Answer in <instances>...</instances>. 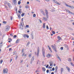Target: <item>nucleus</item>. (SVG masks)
<instances>
[{
  "label": "nucleus",
  "mask_w": 74,
  "mask_h": 74,
  "mask_svg": "<svg viewBox=\"0 0 74 74\" xmlns=\"http://www.w3.org/2000/svg\"><path fill=\"white\" fill-rule=\"evenodd\" d=\"M5 8H6V9H7L8 8H7V5H5Z\"/></svg>",
  "instance_id": "obj_53"
},
{
  "label": "nucleus",
  "mask_w": 74,
  "mask_h": 74,
  "mask_svg": "<svg viewBox=\"0 0 74 74\" xmlns=\"http://www.w3.org/2000/svg\"><path fill=\"white\" fill-rule=\"evenodd\" d=\"M24 50H25L24 49H23L22 50V53H23V51H24Z\"/></svg>",
  "instance_id": "obj_59"
},
{
  "label": "nucleus",
  "mask_w": 74,
  "mask_h": 74,
  "mask_svg": "<svg viewBox=\"0 0 74 74\" xmlns=\"http://www.w3.org/2000/svg\"><path fill=\"white\" fill-rule=\"evenodd\" d=\"M30 42H28L27 44V45H29V44H30Z\"/></svg>",
  "instance_id": "obj_35"
},
{
  "label": "nucleus",
  "mask_w": 74,
  "mask_h": 74,
  "mask_svg": "<svg viewBox=\"0 0 74 74\" xmlns=\"http://www.w3.org/2000/svg\"><path fill=\"white\" fill-rule=\"evenodd\" d=\"M51 55L50 54H48L47 56V57H48V56H49V57H51Z\"/></svg>",
  "instance_id": "obj_23"
},
{
  "label": "nucleus",
  "mask_w": 74,
  "mask_h": 74,
  "mask_svg": "<svg viewBox=\"0 0 74 74\" xmlns=\"http://www.w3.org/2000/svg\"><path fill=\"white\" fill-rule=\"evenodd\" d=\"M25 15V13H23L21 14V16L23 17Z\"/></svg>",
  "instance_id": "obj_34"
},
{
  "label": "nucleus",
  "mask_w": 74,
  "mask_h": 74,
  "mask_svg": "<svg viewBox=\"0 0 74 74\" xmlns=\"http://www.w3.org/2000/svg\"><path fill=\"white\" fill-rule=\"evenodd\" d=\"M48 66H49V65L48 64H47L46 66V68H48Z\"/></svg>",
  "instance_id": "obj_52"
},
{
  "label": "nucleus",
  "mask_w": 74,
  "mask_h": 74,
  "mask_svg": "<svg viewBox=\"0 0 74 74\" xmlns=\"http://www.w3.org/2000/svg\"><path fill=\"white\" fill-rule=\"evenodd\" d=\"M46 72L47 73H49V70L48 69L46 71Z\"/></svg>",
  "instance_id": "obj_43"
},
{
  "label": "nucleus",
  "mask_w": 74,
  "mask_h": 74,
  "mask_svg": "<svg viewBox=\"0 0 74 74\" xmlns=\"http://www.w3.org/2000/svg\"><path fill=\"white\" fill-rule=\"evenodd\" d=\"M45 11L46 12V17L47 18H48V11L47 10H45Z\"/></svg>",
  "instance_id": "obj_7"
},
{
  "label": "nucleus",
  "mask_w": 74,
  "mask_h": 74,
  "mask_svg": "<svg viewBox=\"0 0 74 74\" xmlns=\"http://www.w3.org/2000/svg\"><path fill=\"white\" fill-rule=\"evenodd\" d=\"M7 72H8V69H7L6 68L3 69V73H7Z\"/></svg>",
  "instance_id": "obj_2"
},
{
  "label": "nucleus",
  "mask_w": 74,
  "mask_h": 74,
  "mask_svg": "<svg viewBox=\"0 0 74 74\" xmlns=\"http://www.w3.org/2000/svg\"><path fill=\"white\" fill-rule=\"evenodd\" d=\"M33 32H32L31 33V37L33 39L34 38L33 35Z\"/></svg>",
  "instance_id": "obj_15"
},
{
  "label": "nucleus",
  "mask_w": 74,
  "mask_h": 74,
  "mask_svg": "<svg viewBox=\"0 0 74 74\" xmlns=\"http://www.w3.org/2000/svg\"><path fill=\"white\" fill-rule=\"evenodd\" d=\"M2 44H3V42H1V43H0V47H2Z\"/></svg>",
  "instance_id": "obj_33"
},
{
  "label": "nucleus",
  "mask_w": 74,
  "mask_h": 74,
  "mask_svg": "<svg viewBox=\"0 0 74 74\" xmlns=\"http://www.w3.org/2000/svg\"><path fill=\"white\" fill-rule=\"evenodd\" d=\"M38 48L37 49V54H36V55L37 56H38V55L39 54V52H40V49H39V47H38Z\"/></svg>",
  "instance_id": "obj_6"
},
{
  "label": "nucleus",
  "mask_w": 74,
  "mask_h": 74,
  "mask_svg": "<svg viewBox=\"0 0 74 74\" xmlns=\"http://www.w3.org/2000/svg\"><path fill=\"white\" fill-rule=\"evenodd\" d=\"M16 37H17L16 35H14V36H13V38H16Z\"/></svg>",
  "instance_id": "obj_30"
},
{
  "label": "nucleus",
  "mask_w": 74,
  "mask_h": 74,
  "mask_svg": "<svg viewBox=\"0 0 74 74\" xmlns=\"http://www.w3.org/2000/svg\"><path fill=\"white\" fill-rule=\"evenodd\" d=\"M46 28L47 29H49V27H48V25H47L46 26Z\"/></svg>",
  "instance_id": "obj_42"
},
{
  "label": "nucleus",
  "mask_w": 74,
  "mask_h": 74,
  "mask_svg": "<svg viewBox=\"0 0 74 74\" xmlns=\"http://www.w3.org/2000/svg\"><path fill=\"white\" fill-rule=\"evenodd\" d=\"M25 27H27V28L29 27V25H27Z\"/></svg>",
  "instance_id": "obj_49"
},
{
  "label": "nucleus",
  "mask_w": 74,
  "mask_h": 74,
  "mask_svg": "<svg viewBox=\"0 0 74 74\" xmlns=\"http://www.w3.org/2000/svg\"><path fill=\"white\" fill-rule=\"evenodd\" d=\"M39 20L40 21V23H42V21H41V20L40 19H39Z\"/></svg>",
  "instance_id": "obj_57"
},
{
  "label": "nucleus",
  "mask_w": 74,
  "mask_h": 74,
  "mask_svg": "<svg viewBox=\"0 0 74 74\" xmlns=\"http://www.w3.org/2000/svg\"><path fill=\"white\" fill-rule=\"evenodd\" d=\"M53 1L55 3H56V4H58V5H60V3H59V2H58V1H55V0H53Z\"/></svg>",
  "instance_id": "obj_8"
},
{
  "label": "nucleus",
  "mask_w": 74,
  "mask_h": 74,
  "mask_svg": "<svg viewBox=\"0 0 74 74\" xmlns=\"http://www.w3.org/2000/svg\"><path fill=\"white\" fill-rule=\"evenodd\" d=\"M29 35L26 34L25 37H27V38H29Z\"/></svg>",
  "instance_id": "obj_32"
},
{
  "label": "nucleus",
  "mask_w": 74,
  "mask_h": 74,
  "mask_svg": "<svg viewBox=\"0 0 74 74\" xmlns=\"http://www.w3.org/2000/svg\"><path fill=\"white\" fill-rule=\"evenodd\" d=\"M60 49L61 50H63V47H62L60 48Z\"/></svg>",
  "instance_id": "obj_47"
},
{
  "label": "nucleus",
  "mask_w": 74,
  "mask_h": 74,
  "mask_svg": "<svg viewBox=\"0 0 74 74\" xmlns=\"http://www.w3.org/2000/svg\"><path fill=\"white\" fill-rule=\"evenodd\" d=\"M42 70L43 71H44V72H45V70H46V69H45V68L44 67H43L42 68Z\"/></svg>",
  "instance_id": "obj_18"
},
{
  "label": "nucleus",
  "mask_w": 74,
  "mask_h": 74,
  "mask_svg": "<svg viewBox=\"0 0 74 74\" xmlns=\"http://www.w3.org/2000/svg\"><path fill=\"white\" fill-rule=\"evenodd\" d=\"M66 6H67V7H69V8H72L71 6L69 5L66 4Z\"/></svg>",
  "instance_id": "obj_17"
},
{
  "label": "nucleus",
  "mask_w": 74,
  "mask_h": 74,
  "mask_svg": "<svg viewBox=\"0 0 74 74\" xmlns=\"http://www.w3.org/2000/svg\"><path fill=\"white\" fill-rule=\"evenodd\" d=\"M12 50V49H11V48H9V51H11Z\"/></svg>",
  "instance_id": "obj_54"
},
{
  "label": "nucleus",
  "mask_w": 74,
  "mask_h": 74,
  "mask_svg": "<svg viewBox=\"0 0 74 74\" xmlns=\"http://www.w3.org/2000/svg\"><path fill=\"white\" fill-rule=\"evenodd\" d=\"M57 57L58 59H59L60 61H61V59H60V57H59L58 55Z\"/></svg>",
  "instance_id": "obj_22"
},
{
  "label": "nucleus",
  "mask_w": 74,
  "mask_h": 74,
  "mask_svg": "<svg viewBox=\"0 0 74 74\" xmlns=\"http://www.w3.org/2000/svg\"><path fill=\"white\" fill-rule=\"evenodd\" d=\"M34 56L32 57V58L31 59V60H32V61H34Z\"/></svg>",
  "instance_id": "obj_25"
},
{
  "label": "nucleus",
  "mask_w": 74,
  "mask_h": 74,
  "mask_svg": "<svg viewBox=\"0 0 74 74\" xmlns=\"http://www.w3.org/2000/svg\"><path fill=\"white\" fill-rule=\"evenodd\" d=\"M63 68H61V73H62V72L63 71Z\"/></svg>",
  "instance_id": "obj_27"
},
{
  "label": "nucleus",
  "mask_w": 74,
  "mask_h": 74,
  "mask_svg": "<svg viewBox=\"0 0 74 74\" xmlns=\"http://www.w3.org/2000/svg\"><path fill=\"white\" fill-rule=\"evenodd\" d=\"M7 4V2L5 1V4Z\"/></svg>",
  "instance_id": "obj_51"
},
{
  "label": "nucleus",
  "mask_w": 74,
  "mask_h": 74,
  "mask_svg": "<svg viewBox=\"0 0 74 74\" xmlns=\"http://www.w3.org/2000/svg\"><path fill=\"white\" fill-rule=\"evenodd\" d=\"M17 15L18 16V18L19 19H20V18H21V16L20 15V14H18Z\"/></svg>",
  "instance_id": "obj_24"
},
{
  "label": "nucleus",
  "mask_w": 74,
  "mask_h": 74,
  "mask_svg": "<svg viewBox=\"0 0 74 74\" xmlns=\"http://www.w3.org/2000/svg\"><path fill=\"white\" fill-rule=\"evenodd\" d=\"M52 33L53 34H55V31H53Z\"/></svg>",
  "instance_id": "obj_41"
},
{
  "label": "nucleus",
  "mask_w": 74,
  "mask_h": 74,
  "mask_svg": "<svg viewBox=\"0 0 74 74\" xmlns=\"http://www.w3.org/2000/svg\"><path fill=\"white\" fill-rule=\"evenodd\" d=\"M40 11L41 12V13H42L43 15H44V16H45V13H44V11H43V10H40Z\"/></svg>",
  "instance_id": "obj_9"
},
{
  "label": "nucleus",
  "mask_w": 74,
  "mask_h": 74,
  "mask_svg": "<svg viewBox=\"0 0 74 74\" xmlns=\"http://www.w3.org/2000/svg\"><path fill=\"white\" fill-rule=\"evenodd\" d=\"M29 8V7H28V6H25V8Z\"/></svg>",
  "instance_id": "obj_44"
},
{
  "label": "nucleus",
  "mask_w": 74,
  "mask_h": 74,
  "mask_svg": "<svg viewBox=\"0 0 74 74\" xmlns=\"http://www.w3.org/2000/svg\"><path fill=\"white\" fill-rule=\"evenodd\" d=\"M53 62H52V61L50 62H49V64H50V66H52V64H53Z\"/></svg>",
  "instance_id": "obj_12"
},
{
  "label": "nucleus",
  "mask_w": 74,
  "mask_h": 74,
  "mask_svg": "<svg viewBox=\"0 0 74 74\" xmlns=\"http://www.w3.org/2000/svg\"><path fill=\"white\" fill-rule=\"evenodd\" d=\"M6 31H8L9 30V29L10 28V27L9 26V25H8L6 26Z\"/></svg>",
  "instance_id": "obj_5"
},
{
  "label": "nucleus",
  "mask_w": 74,
  "mask_h": 74,
  "mask_svg": "<svg viewBox=\"0 0 74 74\" xmlns=\"http://www.w3.org/2000/svg\"><path fill=\"white\" fill-rule=\"evenodd\" d=\"M52 67L51 66H51H49L48 67V69H52Z\"/></svg>",
  "instance_id": "obj_58"
},
{
  "label": "nucleus",
  "mask_w": 74,
  "mask_h": 74,
  "mask_svg": "<svg viewBox=\"0 0 74 74\" xmlns=\"http://www.w3.org/2000/svg\"><path fill=\"white\" fill-rule=\"evenodd\" d=\"M31 56H32V54H30L29 55V58H30V57H31Z\"/></svg>",
  "instance_id": "obj_50"
},
{
  "label": "nucleus",
  "mask_w": 74,
  "mask_h": 74,
  "mask_svg": "<svg viewBox=\"0 0 74 74\" xmlns=\"http://www.w3.org/2000/svg\"><path fill=\"white\" fill-rule=\"evenodd\" d=\"M3 23L4 24H6L7 23V22L4 21H3Z\"/></svg>",
  "instance_id": "obj_26"
},
{
  "label": "nucleus",
  "mask_w": 74,
  "mask_h": 74,
  "mask_svg": "<svg viewBox=\"0 0 74 74\" xmlns=\"http://www.w3.org/2000/svg\"><path fill=\"white\" fill-rule=\"evenodd\" d=\"M55 70H58V66H56V67Z\"/></svg>",
  "instance_id": "obj_36"
},
{
  "label": "nucleus",
  "mask_w": 74,
  "mask_h": 74,
  "mask_svg": "<svg viewBox=\"0 0 74 74\" xmlns=\"http://www.w3.org/2000/svg\"><path fill=\"white\" fill-rule=\"evenodd\" d=\"M21 2L20 1H18V5H20V4H21Z\"/></svg>",
  "instance_id": "obj_29"
},
{
  "label": "nucleus",
  "mask_w": 74,
  "mask_h": 74,
  "mask_svg": "<svg viewBox=\"0 0 74 74\" xmlns=\"http://www.w3.org/2000/svg\"><path fill=\"white\" fill-rule=\"evenodd\" d=\"M13 3L14 5L16 4V0H13Z\"/></svg>",
  "instance_id": "obj_10"
},
{
  "label": "nucleus",
  "mask_w": 74,
  "mask_h": 74,
  "mask_svg": "<svg viewBox=\"0 0 74 74\" xmlns=\"http://www.w3.org/2000/svg\"><path fill=\"white\" fill-rule=\"evenodd\" d=\"M66 68L67 70L69 72H70V68H69L68 66H66Z\"/></svg>",
  "instance_id": "obj_14"
},
{
  "label": "nucleus",
  "mask_w": 74,
  "mask_h": 74,
  "mask_svg": "<svg viewBox=\"0 0 74 74\" xmlns=\"http://www.w3.org/2000/svg\"><path fill=\"white\" fill-rule=\"evenodd\" d=\"M54 70H55V68L53 67V68L52 69V71H54Z\"/></svg>",
  "instance_id": "obj_45"
},
{
  "label": "nucleus",
  "mask_w": 74,
  "mask_h": 74,
  "mask_svg": "<svg viewBox=\"0 0 74 74\" xmlns=\"http://www.w3.org/2000/svg\"><path fill=\"white\" fill-rule=\"evenodd\" d=\"M27 4H29V1L27 2Z\"/></svg>",
  "instance_id": "obj_64"
},
{
  "label": "nucleus",
  "mask_w": 74,
  "mask_h": 74,
  "mask_svg": "<svg viewBox=\"0 0 74 74\" xmlns=\"http://www.w3.org/2000/svg\"><path fill=\"white\" fill-rule=\"evenodd\" d=\"M58 38L59 40H62V38H60V37L59 36L58 37Z\"/></svg>",
  "instance_id": "obj_19"
},
{
  "label": "nucleus",
  "mask_w": 74,
  "mask_h": 74,
  "mask_svg": "<svg viewBox=\"0 0 74 74\" xmlns=\"http://www.w3.org/2000/svg\"><path fill=\"white\" fill-rule=\"evenodd\" d=\"M3 60H1L0 62V63L1 64H2V63H3Z\"/></svg>",
  "instance_id": "obj_39"
},
{
  "label": "nucleus",
  "mask_w": 74,
  "mask_h": 74,
  "mask_svg": "<svg viewBox=\"0 0 74 74\" xmlns=\"http://www.w3.org/2000/svg\"><path fill=\"white\" fill-rule=\"evenodd\" d=\"M42 53L44 58H45V50H44V48L42 47Z\"/></svg>",
  "instance_id": "obj_1"
},
{
  "label": "nucleus",
  "mask_w": 74,
  "mask_h": 74,
  "mask_svg": "<svg viewBox=\"0 0 74 74\" xmlns=\"http://www.w3.org/2000/svg\"><path fill=\"white\" fill-rule=\"evenodd\" d=\"M48 47L49 50H50V52H52V49H51V48L50 47H49V46H48Z\"/></svg>",
  "instance_id": "obj_16"
},
{
  "label": "nucleus",
  "mask_w": 74,
  "mask_h": 74,
  "mask_svg": "<svg viewBox=\"0 0 74 74\" xmlns=\"http://www.w3.org/2000/svg\"><path fill=\"white\" fill-rule=\"evenodd\" d=\"M23 18L21 19V21H22V22H23Z\"/></svg>",
  "instance_id": "obj_60"
},
{
  "label": "nucleus",
  "mask_w": 74,
  "mask_h": 74,
  "mask_svg": "<svg viewBox=\"0 0 74 74\" xmlns=\"http://www.w3.org/2000/svg\"><path fill=\"white\" fill-rule=\"evenodd\" d=\"M36 16V14H34L33 15V16L34 18H35V17Z\"/></svg>",
  "instance_id": "obj_40"
},
{
  "label": "nucleus",
  "mask_w": 74,
  "mask_h": 74,
  "mask_svg": "<svg viewBox=\"0 0 74 74\" xmlns=\"http://www.w3.org/2000/svg\"><path fill=\"white\" fill-rule=\"evenodd\" d=\"M33 61H32V60H31V61L30 62V64H32V63H33Z\"/></svg>",
  "instance_id": "obj_62"
},
{
  "label": "nucleus",
  "mask_w": 74,
  "mask_h": 74,
  "mask_svg": "<svg viewBox=\"0 0 74 74\" xmlns=\"http://www.w3.org/2000/svg\"><path fill=\"white\" fill-rule=\"evenodd\" d=\"M39 62V60H38L37 61V62L36 63V64H38V62Z\"/></svg>",
  "instance_id": "obj_38"
},
{
  "label": "nucleus",
  "mask_w": 74,
  "mask_h": 74,
  "mask_svg": "<svg viewBox=\"0 0 74 74\" xmlns=\"http://www.w3.org/2000/svg\"><path fill=\"white\" fill-rule=\"evenodd\" d=\"M10 19L11 20H12V16H10Z\"/></svg>",
  "instance_id": "obj_56"
},
{
  "label": "nucleus",
  "mask_w": 74,
  "mask_h": 74,
  "mask_svg": "<svg viewBox=\"0 0 74 74\" xmlns=\"http://www.w3.org/2000/svg\"><path fill=\"white\" fill-rule=\"evenodd\" d=\"M23 37H24V38H25L26 37V34H24L23 35Z\"/></svg>",
  "instance_id": "obj_37"
},
{
  "label": "nucleus",
  "mask_w": 74,
  "mask_h": 74,
  "mask_svg": "<svg viewBox=\"0 0 74 74\" xmlns=\"http://www.w3.org/2000/svg\"><path fill=\"white\" fill-rule=\"evenodd\" d=\"M8 6L9 7V8H11L12 6H11V4L10 3H8Z\"/></svg>",
  "instance_id": "obj_11"
},
{
  "label": "nucleus",
  "mask_w": 74,
  "mask_h": 74,
  "mask_svg": "<svg viewBox=\"0 0 74 74\" xmlns=\"http://www.w3.org/2000/svg\"><path fill=\"white\" fill-rule=\"evenodd\" d=\"M8 40H10L11 41H12V38H9Z\"/></svg>",
  "instance_id": "obj_48"
},
{
  "label": "nucleus",
  "mask_w": 74,
  "mask_h": 74,
  "mask_svg": "<svg viewBox=\"0 0 74 74\" xmlns=\"http://www.w3.org/2000/svg\"><path fill=\"white\" fill-rule=\"evenodd\" d=\"M68 61H69V62H71V59L69 58Z\"/></svg>",
  "instance_id": "obj_28"
},
{
  "label": "nucleus",
  "mask_w": 74,
  "mask_h": 74,
  "mask_svg": "<svg viewBox=\"0 0 74 74\" xmlns=\"http://www.w3.org/2000/svg\"><path fill=\"white\" fill-rule=\"evenodd\" d=\"M18 13H21V10H18Z\"/></svg>",
  "instance_id": "obj_55"
},
{
  "label": "nucleus",
  "mask_w": 74,
  "mask_h": 74,
  "mask_svg": "<svg viewBox=\"0 0 74 74\" xmlns=\"http://www.w3.org/2000/svg\"><path fill=\"white\" fill-rule=\"evenodd\" d=\"M70 64H71V66H74V64H73V63H72V62H71Z\"/></svg>",
  "instance_id": "obj_31"
},
{
  "label": "nucleus",
  "mask_w": 74,
  "mask_h": 74,
  "mask_svg": "<svg viewBox=\"0 0 74 74\" xmlns=\"http://www.w3.org/2000/svg\"><path fill=\"white\" fill-rule=\"evenodd\" d=\"M43 18L44 21H47V18H46L45 17H43Z\"/></svg>",
  "instance_id": "obj_20"
},
{
  "label": "nucleus",
  "mask_w": 74,
  "mask_h": 74,
  "mask_svg": "<svg viewBox=\"0 0 74 74\" xmlns=\"http://www.w3.org/2000/svg\"><path fill=\"white\" fill-rule=\"evenodd\" d=\"M71 7L72 8H71L72 9H73H73H74V6H71Z\"/></svg>",
  "instance_id": "obj_63"
},
{
  "label": "nucleus",
  "mask_w": 74,
  "mask_h": 74,
  "mask_svg": "<svg viewBox=\"0 0 74 74\" xmlns=\"http://www.w3.org/2000/svg\"><path fill=\"white\" fill-rule=\"evenodd\" d=\"M65 10L66 11H67V12H68L69 14H72V15H74V13H73L69 11V10H67V9H65Z\"/></svg>",
  "instance_id": "obj_4"
},
{
  "label": "nucleus",
  "mask_w": 74,
  "mask_h": 74,
  "mask_svg": "<svg viewBox=\"0 0 74 74\" xmlns=\"http://www.w3.org/2000/svg\"><path fill=\"white\" fill-rule=\"evenodd\" d=\"M18 57V56H16V58H15V60H16V59H17V58Z\"/></svg>",
  "instance_id": "obj_46"
},
{
  "label": "nucleus",
  "mask_w": 74,
  "mask_h": 74,
  "mask_svg": "<svg viewBox=\"0 0 74 74\" xmlns=\"http://www.w3.org/2000/svg\"><path fill=\"white\" fill-rule=\"evenodd\" d=\"M24 55H25V53H23V54L22 55V56L23 57V56H24Z\"/></svg>",
  "instance_id": "obj_61"
},
{
  "label": "nucleus",
  "mask_w": 74,
  "mask_h": 74,
  "mask_svg": "<svg viewBox=\"0 0 74 74\" xmlns=\"http://www.w3.org/2000/svg\"><path fill=\"white\" fill-rule=\"evenodd\" d=\"M51 47L53 48V50L56 52H57V51L56 50V48L54 46H53V45H51Z\"/></svg>",
  "instance_id": "obj_3"
},
{
  "label": "nucleus",
  "mask_w": 74,
  "mask_h": 74,
  "mask_svg": "<svg viewBox=\"0 0 74 74\" xmlns=\"http://www.w3.org/2000/svg\"><path fill=\"white\" fill-rule=\"evenodd\" d=\"M19 42V40H17L16 41V44H18V43Z\"/></svg>",
  "instance_id": "obj_21"
},
{
  "label": "nucleus",
  "mask_w": 74,
  "mask_h": 74,
  "mask_svg": "<svg viewBox=\"0 0 74 74\" xmlns=\"http://www.w3.org/2000/svg\"><path fill=\"white\" fill-rule=\"evenodd\" d=\"M42 27L43 29H45V23H44L43 24Z\"/></svg>",
  "instance_id": "obj_13"
}]
</instances>
